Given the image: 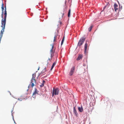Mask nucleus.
<instances>
[{
  "mask_svg": "<svg viewBox=\"0 0 124 124\" xmlns=\"http://www.w3.org/2000/svg\"><path fill=\"white\" fill-rule=\"evenodd\" d=\"M85 40V37L81 38L79 41L77 46H80L83 44Z\"/></svg>",
  "mask_w": 124,
  "mask_h": 124,
  "instance_id": "obj_1",
  "label": "nucleus"
},
{
  "mask_svg": "<svg viewBox=\"0 0 124 124\" xmlns=\"http://www.w3.org/2000/svg\"><path fill=\"white\" fill-rule=\"evenodd\" d=\"M51 45L52 46V48L50 50V53L51 54V58H52L54 55V54L55 52V49L54 48L53 45Z\"/></svg>",
  "mask_w": 124,
  "mask_h": 124,
  "instance_id": "obj_2",
  "label": "nucleus"
},
{
  "mask_svg": "<svg viewBox=\"0 0 124 124\" xmlns=\"http://www.w3.org/2000/svg\"><path fill=\"white\" fill-rule=\"evenodd\" d=\"M36 84V81L35 79L33 78H32L31 80V83L29 85L28 87L31 86L32 88L34 85H35Z\"/></svg>",
  "mask_w": 124,
  "mask_h": 124,
  "instance_id": "obj_3",
  "label": "nucleus"
},
{
  "mask_svg": "<svg viewBox=\"0 0 124 124\" xmlns=\"http://www.w3.org/2000/svg\"><path fill=\"white\" fill-rule=\"evenodd\" d=\"M4 19L3 18V17L2 18V19L1 20V22L2 23H4V24H5V23H6V17L7 16V12L6 10V6H5V10L4 11Z\"/></svg>",
  "mask_w": 124,
  "mask_h": 124,
  "instance_id": "obj_4",
  "label": "nucleus"
},
{
  "mask_svg": "<svg viewBox=\"0 0 124 124\" xmlns=\"http://www.w3.org/2000/svg\"><path fill=\"white\" fill-rule=\"evenodd\" d=\"M59 93V90L57 88H54L53 91V94L52 95L53 97L54 95H57Z\"/></svg>",
  "mask_w": 124,
  "mask_h": 124,
  "instance_id": "obj_5",
  "label": "nucleus"
},
{
  "mask_svg": "<svg viewBox=\"0 0 124 124\" xmlns=\"http://www.w3.org/2000/svg\"><path fill=\"white\" fill-rule=\"evenodd\" d=\"M88 44L87 43V41H86L85 43V45L84 46V53H86L87 52V47Z\"/></svg>",
  "mask_w": 124,
  "mask_h": 124,
  "instance_id": "obj_6",
  "label": "nucleus"
},
{
  "mask_svg": "<svg viewBox=\"0 0 124 124\" xmlns=\"http://www.w3.org/2000/svg\"><path fill=\"white\" fill-rule=\"evenodd\" d=\"M64 15V13H62V15H61V17H60L59 18V21H59L58 22L59 23V24H58V25L59 26H60L61 25V24H62V22L61 21V20H62V17L63 16V15Z\"/></svg>",
  "mask_w": 124,
  "mask_h": 124,
  "instance_id": "obj_7",
  "label": "nucleus"
},
{
  "mask_svg": "<svg viewBox=\"0 0 124 124\" xmlns=\"http://www.w3.org/2000/svg\"><path fill=\"white\" fill-rule=\"evenodd\" d=\"M74 70V67H73V68H71V70H70V76L72 75L73 74Z\"/></svg>",
  "mask_w": 124,
  "mask_h": 124,
  "instance_id": "obj_8",
  "label": "nucleus"
},
{
  "mask_svg": "<svg viewBox=\"0 0 124 124\" xmlns=\"http://www.w3.org/2000/svg\"><path fill=\"white\" fill-rule=\"evenodd\" d=\"M73 113L76 116H78V113L75 107H74Z\"/></svg>",
  "mask_w": 124,
  "mask_h": 124,
  "instance_id": "obj_9",
  "label": "nucleus"
},
{
  "mask_svg": "<svg viewBox=\"0 0 124 124\" xmlns=\"http://www.w3.org/2000/svg\"><path fill=\"white\" fill-rule=\"evenodd\" d=\"M1 8L2 9V14H1V17L2 18H3V11L4 9V7L3 6V3L2 4V6L1 7Z\"/></svg>",
  "mask_w": 124,
  "mask_h": 124,
  "instance_id": "obj_10",
  "label": "nucleus"
},
{
  "mask_svg": "<svg viewBox=\"0 0 124 124\" xmlns=\"http://www.w3.org/2000/svg\"><path fill=\"white\" fill-rule=\"evenodd\" d=\"M114 7L115 11H116L118 9V5L116 3L114 5Z\"/></svg>",
  "mask_w": 124,
  "mask_h": 124,
  "instance_id": "obj_11",
  "label": "nucleus"
},
{
  "mask_svg": "<svg viewBox=\"0 0 124 124\" xmlns=\"http://www.w3.org/2000/svg\"><path fill=\"white\" fill-rule=\"evenodd\" d=\"M37 90L35 88V91L33 93L32 95V97H33L34 98L35 97V96H34V95H35L36 93H37Z\"/></svg>",
  "mask_w": 124,
  "mask_h": 124,
  "instance_id": "obj_12",
  "label": "nucleus"
},
{
  "mask_svg": "<svg viewBox=\"0 0 124 124\" xmlns=\"http://www.w3.org/2000/svg\"><path fill=\"white\" fill-rule=\"evenodd\" d=\"M82 55L80 54L78 56V57L77 58V60L78 61L79 60L82 58Z\"/></svg>",
  "mask_w": 124,
  "mask_h": 124,
  "instance_id": "obj_13",
  "label": "nucleus"
},
{
  "mask_svg": "<svg viewBox=\"0 0 124 124\" xmlns=\"http://www.w3.org/2000/svg\"><path fill=\"white\" fill-rule=\"evenodd\" d=\"M78 109L80 112H82L83 111V109L82 107H78Z\"/></svg>",
  "mask_w": 124,
  "mask_h": 124,
  "instance_id": "obj_14",
  "label": "nucleus"
},
{
  "mask_svg": "<svg viewBox=\"0 0 124 124\" xmlns=\"http://www.w3.org/2000/svg\"><path fill=\"white\" fill-rule=\"evenodd\" d=\"M46 71V68L45 67V68L43 69L41 72V73H42L43 74L45 73Z\"/></svg>",
  "mask_w": 124,
  "mask_h": 124,
  "instance_id": "obj_15",
  "label": "nucleus"
},
{
  "mask_svg": "<svg viewBox=\"0 0 124 124\" xmlns=\"http://www.w3.org/2000/svg\"><path fill=\"white\" fill-rule=\"evenodd\" d=\"M45 81L43 80L42 81V83L41 85H40V87H41L43 86L44 85Z\"/></svg>",
  "mask_w": 124,
  "mask_h": 124,
  "instance_id": "obj_16",
  "label": "nucleus"
},
{
  "mask_svg": "<svg viewBox=\"0 0 124 124\" xmlns=\"http://www.w3.org/2000/svg\"><path fill=\"white\" fill-rule=\"evenodd\" d=\"M57 35H55L54 37V42L55 41L56 39H57Z\"/></svg>",
  "mask_w": 124,
  "mask_h": 124,
  "instance_id": "obj_17",
  "label": "nucleus"
},
{
  "mask_svg": "<svg viewBox=\"0 0 124 124\" xmlns=\"http://www.w3.org/2000/svg\"><path fill=\"white\" fill-rule=\"evenodd\" d=\"M56 64V63L55 62H54L53 64L52 65V67H51V70H52V69H53V67H54V66Z\"/></svg>",
  "mask_w": 124,
  "mask_h": 124,
  "instance_id": "obj_18",
  "label": "nucleus"
},
{
  "mask_svg": "<svg viewBox=\"0 0 124 124\" xmlns=\"http://www.w3.org/2000/svg\"><path fill=\"white\" fill-rule=\"evenodd\" d=\"M71 12L70 9H69V10L68 12V16L69 17L70 16V15Z\"/></svg>",
  "mask_w": 124,
  "mask_h": 124,
  "instance_id": "obj_19",
  "label": "nucleus"
},
{
  "mask_svg": "<svg viewBox=\"0 0 124 124\" xmlns=\"http://www.w3.org/2000/svg\"><path fill=\"white\" fill-rule=\"evenodd\" d=\"M93 27V26H90V27L89 28V30H88L89 31H91V30H92Z\"/></svg>",
  "mask_w": 124,
  "mask_h": 124,
  "instance_id": "obj_20",
  "label": "nucleus"
},
{
  "mask_svg": "<svg viewBox=\"0 0 124 124\" xmlns=\"http://www.w3.org/2000/svg\"><path fill=\"white\" fill-rule=\"evenodd\" d=\"M64 37H63V38L62 40V41L61 43V45H62L63 43L64 40Z\"/></svg>",
  "mask_w": 124,
  "mask_h": 124,
  "instance_id": "obj_21",
  "label": "nucleus"
},
{
  "mask_svg": "<svg viewBox=\"0 0 124 124\" xmlns=\"http://www.w3.org/2000/svg\"><path fill=\"white\" fill-rule=\"evenodd\" d=\"M47 64H48L50 62H51V60L49 58H48V59L47 60Z\"/></svg>",
  "mask_w": 124,
  "mask_h": 124,
  "instance_id": "obj_22",
  "label": "nucleus"
},
{
  "mask_svg": "<svg viewBox=\"0 0 124 124\" xmlns=\"http://www.w3.org/2000/svg\"><path fill=\"white\" fill-rule=\"evenodd\" d=\"M36 77V75L35 74H33L32 75V78H33L35 79V77Z\"/></svg>",
  "mask_w": 124,
  "mask_h": 124,
  "instance_id": "obj_23",
  "label": "nucleus"
},
{
  "mask_svg": "<svg viewBox=\"0 0 124 124\" xmlns=\"http://www.w3.org/2000/svg\"><path fill=\"white\" fill-rule=\"evenodd\" d=\"M18 99L19 100V101H22V100H21V99Z\"/></svg>",
  "mask_w": 124,
  "mask_h": 124,
  "instance_id": "obj_24",
  "label": "nucleus"
},
{
  "mask_svg": "<svg viewBox=\"0 0 124 124\" xmlns=\"http://www.w3.org/2000/svg\"><path fill=\"white\" fill-rule=\"evenodd\" d=\"M8 92L9 93L10 95H11V93L10 92L8 91Z\"/></svg>",
  "mask_w": 124,
  "mask_h": 124,
  "instance_id": "obj_25",
  "label": "nucleus"
},
{
  "mask_svg": "<svg viewBox=\"0 0 124 124\" xmlns=\"http://www.w3.org/2000/svg\"><path fill=\"white\" fill-rule=\"evenodd\" d=\"M106 7V6H105L104 8V9Z\"/></svg>",
  "mask_w": 124,
  "mask_h": 124,
  "instance_id": "obj_26",
  "label": "nucleus"
},
{
  "mask_svg": "<svg viewBox=\"0 0 124 124\" xmlns=\"http://www.w3.org/2000/svg\"><path fill=\"white\" fill-rule=\"evenodd\" d=\"M39 68L38 69V70H39Z\"/></svg>",
  "mask_w": 124,
  "mask_h": 124,
  "instance_id": "obj_27",
  "label": "nucleus"
}]
</instances>
